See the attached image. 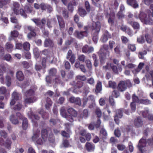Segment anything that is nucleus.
<instances>
[{"label":"nucleus","instance_id":"20","mask_svg":"<svg viewBox=\"0 0 153 153\" xmlns=\"http://www.w3.org/2000/svg\"><path fill=\"white\" fill-rule=\"evenodd\" d=\"M149 110L146 109L142 112V114L143 116L144 117H148V119L150 120H153V115L151 114L148 113Z\"/></svg>","mask_w":153,"mask_h":153},{"label":"nucleus","instance_id":"30","mask_svg":"<svg viewBox=\"0 0 153 153\" xmlns=\"http://www.w3.org/2000/svg\"><path fill=\"white\" fill-rule=\"evenodd\" d=\"M61 115L64 117L66 118L67 120H69L71 122L73 121V118L71 116L70 117L67 116L65 111H63V112L60 113Z\"/></svg>","mask_w":153,"mask_h":153},{"label":"nucleus","instance_id":"29","mask_svg":"<svg viewBox=\"0 0 153 153\" xmlns=\"http://www.w3.org/2000/svg\"><path fill=\"white\" fill-rule=\"evenodd\" d=\"M52 104V102L49 98H47L46 100V103L45 105V107L48 110L51 107Z\"/></svg>","mask_w":153,"mask_h":153},{"label":"nucleus","instance_id":"57","mask_svg":"<svg viewBox=\"0 0 153 153\" xmlns=\"http://www.w3.org/2000/svg\"><path fill=\"white\" fill-rule=\"evenodd\" d=\"M135 66V65L132 63H129L127 65L124 67V68L127 69V68H134Z\"/></svg>","mask_w":153,"mask_h":153},{"label":"nucleus","instance_id":"22","mask_svg":"<svg viewBox=\"0 0 153 153\" xmlns=\"http://www.w3.org/2000/svg\"><path fill=\"white\" fill-rule=\"evenodd\" d=\"M49 52L47 50H45L43 51V54L46 56V58L48 61L49 62H52L53 60V57L52 56H51L49 54Z\"/></svg>","mask_w":153,"mask_h":153},{"label":"nucleus","instance_id":"42","mask_svg":"<svg viewBox=\"0 0 153 153\" xmlns=\"http://www.w3.org/2000/svg\"><path fill=\"white\" fill-rule=\"evenodd\" d=\"M52 41L49 39H46L44 42V45L45 47H48L52 45Z\"/></svg>","mask_w":153,"mask_h":153},{"label":"nucleus","instance_id":"59","mask_svg":"<svg viewBox=\"0 0 153 153\" xmlns=\"http://www.w3.org/2000/svg\"><path fill=\"white\" fill-rule=\"evenodd\" d=\"M132 100L133 102H135L139 103V101H140V100L138 98L135 96L134 94H133L132 96Z\"/></svg>","mask_w":153,"mask_h":153},{"label":"nucleus","instance_id":"47","mask_svg":"<svg viewBox=\"0 0 153 153\" xmlns=\"http://www.w3.org/2000/svg\"><path fill=\"white\" fill-rule=\"evenodd\" d=\"M146 40L147 42L148 43H150L152 42L151 36L148 34H146L145 35Z\"/></svg>","mask_w":153,"mask_h":153},{"label":"nucleus","instance_id":"40","mask_svg":"<svg viewBox=\"0 0 153 153\" xmlns=\"http://www.w3.org/2000/svg\"><path fill=\"white\" fill-rule=\"evenodd\" d=\"M140 103L148 105L149 104H150L151 103V101L147 99L146 100H143V99H140V101H139Z\"/></svg>","mask_w":153,"mask_h":153},{"label":"nucleus","instance_id":"1","mask_svg":"<svg viewBox=\"0 0 153 153\" xmlns=\"http://www.w3.org/2000/svg\"><path fill=\"white\" fill-rule=\"evenodd\" d=\"M47 131L45 129H43L42 131L41 135L39 131H37L35 133L32 137L33 141L37 144L39 145L42 144L44 142L48 140L51 142L53 143L54 141V137L53 135L50 136L48 137Z\"/></svg>","mask_w":153,"mask_h":153},{"label":"nucleus","instance_id":"26","mask_svg":"<svg viewBox=\"0 0 153 153\" xmlns=\"http://www.w3.org/2000/svg\"><path fill=\"white\" fill-rule=\"evenodd\" d=\"M57 17L60 28L61 29L64 28L65 26V23L62 17L59 16H57Z\"/></svg>","mask_w":153,"mask_h":153},{"label":"nucleus","instance_id":"21","mask_svg":"<svg viewBox=\"0 0 153 153\" xmlns=\"http://www.w3.org/2000/svg\"><path fill=\"white\" fill-rule=\"evenodd\" d=\"M86 149L89 152H93L94 151L95 146V145L90 143H87L85 145Z\"/></svg>","mask_w":153,"mask_h":153},{"label":"nucleus","instance_id":"19","mask_svg":"<svg viewBox=\"0 0 153 153\" xmlns=\"http://www.w3.org/2000/svg\"><path fill=\"white\" fill-rule=\"evenodd\" d=\"M28 29L31 32L29 33L27 36L28 39H30L32 37L36 35V33L34 32V29L31 26H29L27 27Z\"/></svg>","mask_w":153,"mask_h":153},{"label":"nucleus","instance_id":"9","mask_svg":"<svg viewBox=\"0 0 153 153\" xmlns=\"http://www.w3.org/2000/svg\"><path fill=\"white\" fill-rule=\"evenodd\" d=\"M16 116L19 119L23 120L22 127L24 129H26L28 126L27 119L23 117L22 115L20 113H17L16 114Z\"/></svg>","mask_w":153,"mask_h":153},{"label":"nucleus","instance_id":"38","mask_svg":"<svg viewBox=\"0 0 153 153\" xmlns=\"http://www.w3.org/2000/svg\"><path fill=\"white\" fill-rule=\"evenodd\" d=\"M147 52L146 51L140 52L138 53V57L140 59H144V56L146 55Z\"/></svg>","mask_w":153,"mask_h":153},{"label":"nucleus","instance_id":"43","mask_svg":"<svg viewBox=\"0 0 153 153\" xmlns=\"http://www.w3.org/2000/svg\"><path fill=\"white\" fill-rule=\"evenodd\" d=\"M10 0H0V8H2L5 4L9 2Z\"/></svg>","mask_w":153,"mask_h":153},{"label":"nucleus","instance_id":"12","mask_svg":"<svg viewBox=\"0 0 153 153\" xmlns=\"http://www.w3.org/2000/svg\"><path fill=\"white\" fill-rule=\"evenodd\" d=\"M117 88L118 90L120 91H125L127 88L125 82L123 81L120 82L118 84Z\"/></svg>","mask_w":153,"mask_h":153},{"label":"nucleus","instance_id":"5","mask_svg":"<svg viewBox=\"0 0 153 153\" xmlns=\"http://www.w3.org/2000/svg\"><path fill=\"white\" fill-rule=\"evenodd\" d=\"M33 94L34 91L32 90H30L27 92V96H31L27 97L25 99V103H33L36 101V98L35 97L33 96Z\"/></svg>","mask_w":153,"mask_h":153},{"label":"nucleus","instance_id":"7","mask_svg":"<svg viewBox=\"0 0 153 153\" xmlns=\"http://www.w3.org/2000/svg\"><path fill=\"white\" fill-rule=\"evenodd\" d=\"M79 78H79L77 82L74 83V85L75 86L74 88L75 89L73 91V92L74 93H78V91H79L80 92H81V91H79L78 89L77 90V89H79L80 88L82 87L83 85L82 82L81 80H84L85 79V77H79Z\"/></svg>","mask_w":153,"mask_h":153},{"label":"nucleus","instance_id":"10","mask_svg":"<svg viewBox=\"0 0 153 153\" xmlns=\"http://www.w3.org/2000/svg\"><path fill=\"white\" fill-rule=\"evenodd\" d=\"M12 99L10 102L11 105H13L19 99V94L15 91H14L12 94Z\"/></svg>","mask_w":153,"mask_h":153},{"label":"nucleus","instance_id":"25","mask_svg":"<svg viewBox=\"0 0 153 153\" xmlns=\"http://www.w3.org/2000/svg\"><path fill=\"white\" fill-rule=\"evenodd\" d=\"M134 124L135 126L137 127L141 126L142 125L143 123L141 118L138 117L135 119L134 121Z\"/></svg>","mask_w":153,"mask_h":153},{"label":"nucleus","instance_id":"39","mask_svg":"<svg viewBox=\"0 0 153 153\" xmlns=\"http://www.w3.org/2000/svg\"><path fill=\"white\" fill-rule=\"evenodd\" d=\"M56 73V70L55 68L51 69L49 71V74L51 76H55Z\"/></svg>","mask_w":153,"mask_h":153},{"label":"nucleus","instance_id":"51","mask_svg":"<svg viewBox=\"0 0 153 153\" xmlns=\"http://www.w3.org/2000/svg\"><path fill=\"white\" fill-rule=\"evenodd\" d=\"M137 41L140 43H143L145 42L144 37L143 36H140L137 38Z\"/></svg>","mask_w":153,"mask_h":153},{"label":"nucleus","instance_id":"60","mask_svg":"<svg viewBox=\"0 0 153 153\" xmlns=\"http://www.w3.org/2000/svg\"><path fill=\"white\" fill-rule=\"evenodd\" d=\"M19 13L24 18H25L27 17V16L23 9H21L20 10Z\"/></svg>","mask_w":153,"mask_h":153},{"label":"nucleus","instance_id":"49","mask_svg":"<svg viewBox=\"0 0 153 153\" xmlns=\"http://www.w3.org/2000/svg\"><path fill=\"white\" fill-rule=\"evenodd\" d=\"M85 62L86 64L87 67L89 69L91 70L92 68V64L91 61L89 59L86 60Z\"/></svg>","mask_w":153,"mask_h":153},{"label":"nucleus","instance_id":"55","mask_svg":"<svg viewBox=\"0 0 153 153\" xmlns=\"http://www.w3.org/2000/svg\"><path fill=\"white\" fill-rule=\"evenodd\" d=\"M128 48L131 51H135L136 48L134 45L129 44L128 46Z\"/></svg>","mask_w":153,"mask_h":153},{"label":"nucleus","instance_id":"44","mask_svg":"<svg viewBox=\"0 0 153 153\" xmlns=\"http://www.w3.org/2000/svg\"><path fill=\"white\" fill-rule=\"evenodd\" d=\"M16 105H15L14 107V108L15 110H20L22 108V105L19 102H15Z\"/></svg>","mask_w":153,"mask_h":153},{"label":"nucleus","instance_id":"15","mask_svg":"<svg viewBox=\"0 0 153 153\" xmlns=\"http://www.w3.org/2000/svg\"><path fill=\"white\" fill-rule=\"evenodd\" d=\"M127 3L128 5L134 8H137L139 6L136 0H127Z\"/></svg>","mask_w":153,"mask_h":153},{"label":"nucleus","instance_id":"36","mask_svg":"<svg viewBox=\"0 0 153 153\" xmlns=\"http://www.w3.org/2000/svg\"><path fill=\"white\" fill-rule=\"evenodd\" d=\"M102 84L101 82L98 81L96 87V91L97 92H100L102 90Z\"/></svg>","mask_w":153,"mask_h":153},{"label":"nucleus","instance_id":"6","mask_svg":"<svg viewBox=\"0 0 153 153\" xmlns=\"http://www.w3.org/2000/svg\"><path fill=\"white\" fill-rule=\"evenodd\" d=\"M146 144V140L145 138H142L140 140L137 146L139 149L138 153H144Z\"/></svg>","mask_w":153,"mask_h":153},{"label":"nucleus","instance_id":"8","mask_svg":"<svg viewBox=\"0 0 153 153\" xmlns=\"http://www.w3.org/2000/svg\"><path fill=\"white\" fill-rule=\"evenodd\" d=\"M31 20L37 26L42 28H44L45 25L46 23V20L45 19H43L41 21L38 19H33Z\"/></svg>","mask_w":153,"mask_h":153},{"label":"nucleus","instance_id":"11","mask_svg":"<svg viewBox=\"0 0 153 153\" xmlns=\"http://www.w3.org/2000/svg\"><path fill=\"white\" fill-rule=\"evenodd\" d=\"M94 48L92 47H89L86 45L84 46L82 49L83 53H90L93 52Z\"/></svg>","mask_w":153,"mask_h":153},{"label":"nucleus","instance_id":"33","mask_svg":"<svg viewBox=\"0 0 153 153\" xmlns=\"http://www.w3.org/2000/svg\"><path fill=\"white\" fill-rule=\"evenodd\" d=\"M78 13L82 17H84L87 14L85 10L82 8H79Z\"/></svg>","mask_w":153,"mask_h":153},{"label":"nucleus","instance_id":"53","mask_svg":"<svg viewBox=\"0 0 153 153\" xmlns=\"http://www.w3.org/2000/svg\"><path fill=\"white\" fill-rule=\"evenodd\" d=\"M117 147L119 150L123 151L125 149L126 146L122 144H118L117 145Z\"/></svg>","mask_w":153,"mask_h":153},{"label":"nucleus","instance_id":"2","mask_svg":"<svg viewBox=\"0 0 153 153\" xmlns=\"http://www.w3.org/2000/svg\"><path fill=\"white\" fill-rule=\"evenodd\" d=\"M134 17L137 19H139L144 24L151 25L153 23L152 21L149 18V17H147V14L143 12H140V14L137 13H136Z\"/></svg>","mask_w":153,"mask_h":153},{"label":"nucleus","instance_id":"46","mask_svg":"<svg viewBox=\"0 0 153 153\" xmlns=\"http://www.w3.org/2000/svg\"><path fill=\"white\" fill-rule=\"evenodd\" d=\"M114 15V13H111L110 14V17L108 19V22L109 23L112 24L113 23Z\"/></svg>","mask_w":153,"mask_h":153},{"label":"nucleus","instance_id":"13","mask_svg":"<svg viewBox=\"0 0 153 153\" xmlns=\"http://www.w3.org/2000/svg\"><path fill=\"white\" fill-rule=\"evenodd\" d=\"M28 117L32 119V122H34V119L38 120L39 119V117L36 114H33L32 113V111L30 109H29L27 113Z\"/></svg>","mask_w":153,"mask_h":153},{"label":"nucleus","instance_id":"16","mask_svg":"<svg viewBox=\"0 0 153 153\" xmlns=\"http://www.w3.org/2000/svg\"><path fill=\"white\" fill-rule=\"evenodd\" d=\"M13 6L12 9L14 13L16 15L19 14V9L20 6L19 4L17 2H15L13 3Z\"/></svg>","mask_w":153,"mask_h":153},{"label":"nucleus","instance_id":"23","mask_svg":"<svg viewBox=\"0 0 153 153\" xmlns=\"http://www.w3.org/2000/svg\"><path fill=\"white\" fill-rule=\"evenodd\" d=\"M1 80L2 81V82L5 83L7 85L9 86L11 85V79L10 77H1Z\"/></svg>","mask_w":153,"mask_h":153},{"label":"nucleus","instance_id":"48","mask_svg":"<svg viewBox=\"0 0 153 153\" xmlns=\"http://www.w3.org/2000/svg\"><path fill=\"white\" fill-rule=\"evenodd\" d=\"M88 115V111L87 109H85L83 111L82 113L80 115V117L82 118H85Z\"/></svg>","mask_w":153,"mask_h":153},{"label":"nucleus","instance_id":"24","mask_svg":"<svg viewBox=\"0 0 153 153\" xmlns=\"http://www.w3.org/2000/svg\"><path fill=\"white\" fill-rule=\"evenodd\" d=\"M3 141L1 139H0V144L1 145H4L8 149H9L11 142L9 139H7L5 142V143H3Z\"/></svg>","mask_w":153,"mask_h":153},{"label":"nucleus","instance_id":"52","mask_svg":"<svg viewBox=\"0 0 153 153\" xmlns=\"http://www.w3.org/2000/svg\"><path fill=\"white\" fill-rule=\"evenodd\" d=\"M131 107L132 112H135L136 109L135 102H131Z\"/></svg>","mask_w":153,"mask_h":153},{"label":"nucleus","instance_id":"34","mask_svg":"<svg viewBox=\"0 0 153 153\" xmlns=\"http://www.w3.org/2000/svg\"><path fill=\"white\" fill-rule=\"evenodd\" d=\"M11 36H10L9 37V40H11L12 39V37H16L18 36L19 35V33L18 31L16 30H14L13 31H11Z\"/></svg>","mask_w":153,"mask_h":153},{"label":"nucleus","instance_id":"32","mask_svg":"<svg viewBox=\"0 0 153 153\" xmlns=\"http://www.w3.org/2000/svg\"><path fill=\"white\" fill-rule=\"evenodd\" d=\"M68 112L73 117H75L77 116L76 111L73 108H70L68 109Z\"/></svg>","mask_w":153,"mask_h":153},{"label":"nucleus","instance_id":"17","mask_svg":"<svg viewBox=\"0 0 153 153\" xmlns=\"http://www.w3.org/2000/svg\"><path fill=\"white\" fill-rule=\"evenodd\" d=\"M105 69H109L111 68L115 73H118V70L117 67L114 65L112 64L108 63L107 65L105 66Z\"/></svg>","mask_w":153,"mask_h":153},{"label":"nucleus","instance_id":"63","mask_svg":"<svg viewBox=\"0 0 153 153\" xmlns=\"http://www.w3.org/2000/svg\"><path fill=\"white\" fill-rule=\"evenodd\" d=\"M7 92V89L5 87H1L0 88V93L5 94Z\"/></svg>","mask_w":153,"mask_h":153},{"label":"nucleus","instance_id":"14","mask_svg":"<svg viewBox=\"0 0 153 153\" xmlns=\"http://www.w3.org/2000/svg\"><path fill=\"white\" fill-rule=\"evenodd\" d=\"M65 126L66 127L65 129L67 131L68 133H66L65 131H63L62 132L61 134L63 137H70V134L71 133L70 130L69 129V124L68 123H66L65 124Z\"/></svg>","mask_w":153,"mask_h":153},{"label":"nucleus","instance_id":"56","mask_svg":"<svg viewBox=\"0 0 153 153\" xmlns=\"http://www.w3.org/2000/svg\"><path fill=\"white\" fill-rule=\"evenodd\" d=\"M85 58V56L83 55H80L78 56V59L80 61L84 62Z\"/></svg>","mask_w":153,"mask_h":153},{"label":"nucleus","instance_id":"4","mask_svg":"<svg viewBox=\"0 0 153 153\" xmlns=\"http://www.w3.org/2000/svg\"><path fill=\"white\" fill-rule=\"evenodd\" d=\"M92 25H88L87 26H85L84 29L85 30V31L79 32V31L76 30L74 33V36L79 39L82 38L84 36H87L88 31L91 28Z\"/></svg>","mask_w":153,"mask_h":153},{"label":"nucleus","instance_id":"18","mask_svg":"<svg viewBox=\"0 0 153 153\" xmlns=\"http://www.w3.org/2000/svg\"><path fill=\"white\" fill-rule=\"evenodd\" d=\"M117 114L114 117V121L117 124H119V118H120L122 117V112L121 110H118L117 111Z\"/></svg>","mask_w":153,"mask_h":153},{"label":"nucleus","instance_id":"62","mask_svg":"<svg viewBox=\"0 0 153 153\" xmlns=\"http://www.w3.org/2000/svg\"><path fill=\"white\" fill-rule=\"evenodd\" d=\"M115 45V43L113 41H110L109 42V46L111 49H112Z\"/></svg>","mask_w":153,"mask_h":153},{"label":"nucleus","instance_id":"41","mask_svg":"<svg viewBox=\"0 0 153 153\" xmlns=\"http://www.w3.org/2000/svg\"><path fill=\"white\" fill-rule=\"evenodd\" d=\"M95 113L98 117H100L102 116V112L100 109L98 107H96L95 109Z\"/></svg>","mask_w":153,"mask_h":153},{"label":"nucleus","instance_id":"64","mask_svg":"<svg viewBox=\"0 0 153 153\" xmlns=\"http://www.w3.org/2000/svg\"><path fill=\"white\" fill-rule=\"evenodd\" d=\"M93 136L94 138L93 140V142L95 143H98L100 140L99 137L96 135H93Z\"/></svg>","mask_w":153,"mask_h":153},{"label":"nucleus","instance_id":"58","mask_svg":"<svg viewBox=\"0 0 153 153\" xmlns=\"http://www.w3.org/2000/svg\"><path fill=\"white\" fill-rule=\"evenodd\" d=\"M117 16L119 19H122L125 16L123 12L119 11L117 13Z\"/></svg>","mask_w":153,"mask_h":153},{"label":"nucleus","instance_id":"28","mask_svg":"<svg viewBox=\"0 0 153 153\" xmlns=\"http://www.w3.org/2000/svg\"><path fill=\"white\" fill-rule=\"evenodd\" d=\"M128 23L131 25L134 29H138L140 28V25L137 22L131 21H129Z\"/></svg>","mask_w":153,"mask_h":153},{"label":"nucleus","instance_id":"45","mask_svg":"<svg viewBox=\"0 0 153 153\" xmlns=\"http://www.w3.org/2000/svg\"><path fill=\"white\" fill-rule=\"evenodd\" d=\"M30 44L28 42H26L23 44V48L26 51H28L30 48Z\"/></svg>","mask_w":153,"mask_h":153},{"label":"nucleus","instance_id":"35","mask_svg":"<svg viewBox=\"0 0 153 153\" xmlns=\"http://www.w3.org/2000/svg\"><path fill=\"white\" fill-rule=\"evenodd\" d=\"M110 35L107 32L105 34L101 39V41L103 42H105L110 37Z\"/></svg>","mask_w":153,"mask_h":153},{"label":"nucleus","instance_id":"50","mask_svg":"<svg viewBox=\"0 0 153 153\" xmlns=\"http://www.w3.org/2000/svg\"><path fill=\"white\" fill-rule=\"evenodd\" d=\"M109 86L110 88H115L116 86V83L114 82L110 81L108 82Z\"/></svg>","mask_w":153,"mask_h":153},{"label":"nucleus","instance_id":"31","mask_svg":"<svg viewBox=\"0 0 153 153\" xmlns=\"http://www.w3.org/2000/svg\"><path fill=\"white\" fill-rule=\"evenodd\" d=\"M13 46L10 42H7L6 43L5 45L6 49L8 51L11 52L13 48Z\"/></svg>","mask_w":153,"mask_h":153},{"label":"nucleus","instance_id":"61","mask_svg":"<svg viewBox=\"0 0 153 153\" xmlns=\"http://www.w3.org/2000/svg\"><path fill=\"white\" fill-rule=\"evenodd\" d=\"M85 5L87 10L88 12H89L90 11L91 8L89 2L88 1H86Z\"/></svg>","mask_w":153,"mask_h":153},{"label":"nucleus","instance_id":"54","mask_svg":"<svg viewBox=\"0 0 153 153\" xmlns=\"http://www.w3.org/2000/svg\"><path fill=\"white\" fill-rule=\"evenodd\" d=\"M100 134L105 137L107 135V133L106 130L103 128H102L100 130Z\"/></svg>","mask_w":153,"mask_h":153},{"label":"nucleus","instance_id":"27","mask_svg":"<svg viewBox=\"0 0 153 153\" xmlns=\"http://www.w3.org/2000/svg\"><path fill=\"white\" fill-rule=\"evenodd\" d=\"M144 63L143 62H140L139 63L138 67L135 69V70L133 71L134 73H137L139 72L144 66Z\"/></svg>","mask_w":153,"mask_h":153},{"label":"nucleus","instance_id":"3","mask_svg":"<svg viewBox=\"0 0 153 153\" xmlns=\"http://www.w3.org/2000/svg\"><path fill=\"white\" fill-rule=\"evenodd\" d=\"M101 27L100 22H93L91 27L92 29V33H95V34L93 35V40L94 43L96 44L97 42V35L99 32Z\"/></svg>","mask_w":153,"mask_h":153},{"label":"nucleus","instance_id":"37","mask_svg":"<svg viewBox=\"0 0 153 153\" xmlns=\"http://www.w3.org/2000/svg\"><path fill=\"white\" fill-rule=\"evenodd\" d=\"M10 120L12 123L14 124H17L18 123V120L16 118L14 115H11L10 117Z\"/></svg>","mask_w":153,"mask_h":153}]
</instances>
